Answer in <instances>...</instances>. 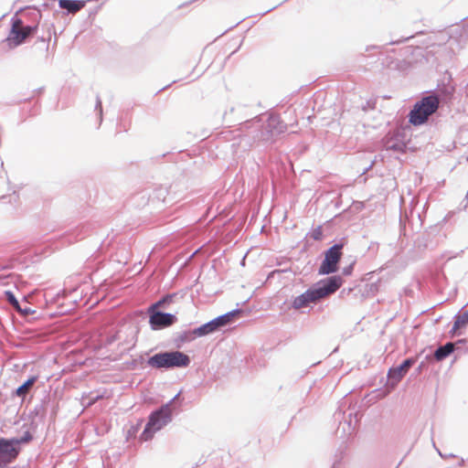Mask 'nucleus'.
I'll list each match as a JSON object with an SVG mask.
<instances>
[{
  "label": "nucleus",
  "mask_w": 468,
  "mask_h": 468,
  "mask_svg": "<svg viewBox=\"0 0 468 468\" xmlns=\"http://www.w3.org/2000/svg\"><path fill=\"white\" fill-rule=\"evenodd\" d=\"M139 363L137 362L136 359H133V361L131 362V366L133 368H135L137 367Z\"/></svg>",
  "instance_id": "nucleus-51"
},
{
  "label": "nucleus",
  "mask_w": 468,
  "mask_h": 468,
  "mask_svg": "<svg viewBox=\"0 0 468 468\" xmlns=\"http://www.w3.org/2000/svg\"><path fill=\"white\" fill-rule=\"evenodd\" d=\"M34 435L26 431L21 436L5 438L0 437V468H5L16 460L22 450V445L30 442Z\"/></svg>",
  "instance_id": "nucleus-4"
},
{
  "label": "nucleus",
  "mask_w": 468,
  "mask_h": 468,
  "mask_svg": "<svg viewBox=\"0 0 468 468\" xmlns=\"http://www.w3.org/2000/svg\"><path fill=\"white\" fill-rule=\"evenodd\" d=\"M399 233L401 235H406V226L402 219L401 214L399 215Z\"/></svg>",
  "instance_id": "nucleus-41"
},
{
  "label": "nucleus",
  "mask_w": 468,
  "mask_h": 468,
  "mask_svg": "<svg viewBox=\"0 0 468 468\" xmlns=\"http://www.w3.org/2000/svg\"><path fill=\"white\" fill-rule=\"evenodd\" d=\"M48 403H49V399H44L38 404H37L34 407V409L30 411L29 418L31 419L32 424L37 421H42L45 420Z\"/></svg>",
  "instance_id": "nucleus-19"
},
{
  "label": "nucleus",
  "mask_w": 468,
  "mask_h": 468,
  "mask_svg": "<svg viewBox=\"0 0 468 468\" xmlns=\"http://www.w3.org/2000/svg\"><path fill=\"white\" fill-rule=\"evenodd\" d=\"M383 144L387 151L405 153L407 149V145L403 141V135L400 133H398L395 136L387 135L383 139Z\"/></svg>",
  "instance_id": "nucleus-14"
},
{
  "label": "nucleus",
  "mask_w": 468,
  "mask_h": 468,
  "mask_svg": "<svg viewBox=\"0 0 468 468\" xmlns=\"http://www.w3.org/2000/svg\"><path fill=\"white\" fill-rule=\"evenodd\" d=\"M4 295L10 306L18 312L23 318H28L29 315L37 313L35 309H32L30 306L27 305V297L26 295L23 296L22 301H18L15 293L9 290L5 291Z\"/></svg>",
  "instance_id": "nucleus-10"
},
{
  "label": "nucleus",
  "mask_w": 468,
  "mask_h": 468,
  "mask_svg": "<svg viewBox=\"0 0 468 468\" xmlns=\"http://www.w3.org/2000/svg\"><path fill=\"white\" fill-rule=\"evenodd\" d=\"M417 357H408L399 365L389 367L385 382V388L388 391L394 390L401 379L406 376L409 369L415 365Z\"/></svg>",
  "instance_id": "nucleus-8"
},
{
  "label": "nucleus",
  "mask_w": 468,
  "mask_h": 468,
  "mask_svg": "<svg viewBox=\"0 0 468 468\" xmlns=\"http://www.w3.org/2000/svg\"><path fill=\"white\" fill-rule=\"evenodd\" d=\"M191 363L188 355L179 350L160 351L148 357V367L158 370H169L173 368H185Z\"/></svg>",
  "instance_id": "nucleus-3"
},
{
  "label": "nucleus",
  "mask_w": 468,
  "mask_h": 468,
  "mask_svg": "<svg viewBox=\"0 0 468 468\" xmlns=\"http://www.w3.org/2000/svg\"><path fill=\"white\" fill-rule=\"evenodd\" d=\"M146 314L149 316L148 323L153 331H159L170 327L178 321L175 314L166 313L160 309L150 312V308L147 307Z\"/></svg>",
  "instance_id": "nucleus-9"
},
{
  "label": "nucleus",
  "mask_w": 468,
  "mask_h": 468,
  "mask_svg": "<svg viewBox=\"0 0 468 468\" xmlns=\"http://www.w3.org/2000/svg\"><path fill=\"white\" fill-rule=\"evenodd\" d=\"M454 352V344L452 342H447L443 346H438L433 354L426 356V360L431 362H440L448 357Z\"/></svg>",
  "instance_id": "nucleus-16"
},
{
  "label": "nucleus",
  "mask_w": 468,
  "mask_h": 468,
  "mask_svg": "<svg viewBox=\"0 0 468 468\" xmlns=\"http://www.w3.org/2000/svg\"><path fill=\"white\" fill-rule=\"evenodd\" d=\"M445 75H448L447 83H445V81L439 83L437 85V91L431 90L429 93L434 92L438 96L439 102L441 101L447 103L451 101L453 97V94L455 92V86L451 84L452 75L448 71L445 72ZM445 80L446 78L444 77L443 80Z\"/></svg>",
  "instance_id": "nucleus-12"
},
{
  "label": "nucleus",
  "mask_w": 468,
  "mask_h": 468,
  "mask_svg": "<svg viewBox=\"0 0 468 468\" xmlns=\"http://www.w3.org/2000/svg\"><path fill=\"white\" fill-rule=\"evenodd\" d=\"M87 2L86 0H58V6L65 9L67 14L76 13L81 10Z\"/></svg>",
  "instance_id": "nucleus-21"
},
{
  "label": "nucleus",
  "mask_w": 468,
  "mask_h": 468,
  "mask_svg": "<svg viewBox=\"0 0 468 468\" xmlns=\"http://www.w3.org/2000/svg\"><path fill=\"white\" fill-rule=\"evenodd\" d=\"M170 86H171V84H168V85H166V86L163 87L162 89H160V90H158V92H160V91H162V90H166V89H167V88H169Z\"/></svg>",
  "instance_id": "nucleus-57"
},
{
  "label": "nucleus",
  "mask_w": 468,
  "mask_h": 468,
  "mask_svg": "<svg viewBox=\"0 0 468 468\" xmlns=\"http://www.w3.org/2000/svg\"><path fill=\"white\" fill-rule=\"evenodd\" d=\"M324 236L323 227H322V225H319L315 229H314L312 231L308 232L305 235V238L303 240V250H306L310 246L309 240L307 239L308 238H311L315 241H321L324 239Z\"/></svg>",
  "instance_id": "nucleus-28"
},
{
  "label": "nucleus",
  "mask_w": 468,
  "mask_h": 468,
  "mask_svg": "<svg viewBox=\"0 0 468 468\" xmlns=\"http://www.w3.org/2000/svg\"><path fill=\"white\" fill-rule=\"evenodd\" d=\"M355 264H356V261H353L349 265L344 267L343 270H342V274L344 276L351 275L353 271H354Z\"/></svg>",
  "instance_id": "nucleus-34"
},
{
  "label": "nucleus",
  "mask_w": 468,
  "mask_h": 468,
  "mask_svg": "<svg viewBox=\"0 0 468 468\" xmlns=\"http://www.w3.org/2000/svg\"><path fill=\"white\" fill-rule=\"evenodd\" d=\"M142 195L143 198L147 197V201L149 199H156L164 203H173L176 200L174 186L169 187L159 186L153 190L152 194L142 192Z\"/></svg>",
  "instance_id": "nucleus-11"
},
{
  "label": "nucleus",
  "mask_w": 468,
  "mask_h": 468,
  "mask_svg": "<svg viewBox=\"0 0 468 468\" xmlns=\"http://www.w3.org/2000/svg\"><path fill=\"white\" fill-rule=\"evenodd\" d=\"M433 443V447L435 448V450L438 452V453L440 454V456L441 458H447V457H454V455L452 453L449 454V455H446L445 453L443 452H441V451L436 447L434 441H432Z\"/></svg>",
  "instance_id": "nucleus-45"
},
{
  "label": "nucleus",
  "mask_w": 468,
  "mask_h": 468,
  "mask_svg": "<svg viewBox=\"0 0 468 468\" xmlns=\"http://www.w3.org/2000/svg\"><path fill=\"white\" fill-rule=\"evenodd\" d=\"M438 109V96L431 92L414 103L408 114L409 122L413 126H420L426 123L428 117Z\"/></svg>",
  "instance_id": "nucleus-5"
},
{
  "label": "nucleus",
  "mask_w": 468,
  "mask_h": 468,
  "mask_svg": "<svg viewBox=\"0 0 468 468\" xmlns=\"http://www.w3.org/2000/svg\"><path fill=\"white\" fill-rule=\"evenodd\" d=\"M343 453L341 452L339 457H336L335 462L332 464L331 468H340L342 464Z\"/></svg>",
  "instance_id": "nucleus-42"
},
{
  "label": "nucleus",
  "mask_w": 468,
  "mask_h": 468,
  "mask_svg": "<svg viewBox=\"0 0 468 468\" xmlns=\"http://www.w3.org/2000/svg\"><path fill=\"white\" fill-rule=\"evenodd\" d=\"M116 340V337L115 335H112V336H109L107 337L106 341L104 340V345H111L112 343H113L114 341Z\"/></svg>",
  "instance_id": "nucleus-48"
},
{
  "label": "nucleus",
  "mask_w": 468,
  "mask_h": 468,
  "mask_svg": "<svg viewBox=\"0 0 468 468\" xmlns=\"http://www.w3.org/2000/svg\"><path fill=\"white\" fill-rule=\"evenodd\" d=\"M414 37H415L414 35H410L409 37H402V38L398 39V40H391L388 43V45H399V44H401V43L409 41L410 39L413 38Z\"/></svg>",
  "instance_id": "nucleus-37"
},
{
  "label": "nucleus",
  "mask_w": 468,
  "mask_h": 468,
  "mask_svg": "<svg viewBox=\"0 0 468 468\" xmlns=\"http://www.w3.org/2000/svg\"><path fill=\"white\" fill-rule=\"evenodd\" d=\"M180 394L181 392L179 391L169 401L150 413L144 429L140 434V441H147L153 439L157 431L172 421L174 414L176 413L182 405L183 399L180 398Z\"/></svg>",
  "instance_id": "nucleus-2"
},
{
  "label": "nucleus",
  "mask_w": 468,
  "mask_h": 468,
  "mask_svg": "<svg viewBox=\"0 0 468 468\" xmlns=\"http://www.w3.org/2000/svg\"><path fill=\"white\" fill-rule=\"evenodd\" d=\"M43 90H44V88H38L37 90H36V91L37 93H41Z\"/></svg>",
  "instance_id": "nucleus-59"
},
{
  "label": "nucleus",
  "mask_w": 468,
  "mask_h": 468,
  "mask_svg": "<svg viewBox=\"0 0 468 468\" xmlns=\"http://www.w3.org/2000/svg\"><path fill=\"white\" fill-rule=\"evenodd\" d=\"M344 283L341 275H331L313 283L307 290L314 303L335 293Z\"/></svg>",
  "instance_id": "nucleus-7"
},
{
  "label": "nucleus",
  "mask_w": 468,
  "mask_h": 468,
  "mask_svg": "<svg viewBox=\"0 0 468 468\" xmlns=\"http://www.w3.org/2000/svg\"><path fill=\"white\" fill-rule=\"evenodd\" d=\"M18 13H22L23 16L30 21V24H32V23L39 24V22L42 18V14H41L40 9L35 5H28L24 8H20L18 10Z\"/></svg>",
  "instance_id": "nucleus-24"
},
{
  "label": "nucleus",
  "mask_w": 468,
  "mask_h": 468,
  "mask_svg": "<svg viewBox=\"0 0 468 468\" xmlns=\"http://www.w3.org/2000/svg\"><path fill=\"white\" fill-rule=\"evenodd\" d=\"M38 380V376L33 375L30 376L27 379H26L21 385H19L16 388H15L11 397L20 398L21 403L26 400L27 396L32 391L35 383Z\"/></svg>",
  "instance_id": "nucleus-15"
},
{
  "label": "nucleus",
  "mask_w": 468,
  "mask_h": 468,
  "mask_svg": "<svg viewBox=\"0 0 468 468\" xmlns=\"http://www.w3.org/2000/svg\"><path fill=\"white\" fill-rule=\"evenodd\" d=\"M67 295V292L66 291L64 290H61L59 291L54 297H53V301L58 303L60 299H64Z\"/></svg>",
  "instance_id": "nucleus-40"
},
{
  "label": "nucleus",
  "mask_w": 468,
  "mask_h": 468,
  "mask_svg": "<svg viewBox=\"0 0 468 468\" xmlns=\"http://www.w3.org/2000/svg\"><path fill=\"white\" fill-rule=\"evenodd\" d=\"M452 319L455 322V328H466L468 325V310L463 311L461 309Z\"/></svg>",
  "instance_id": "nucleus-29"
},
{
  "label": "nucleus",
  "mask_w": 468,
  "mask_h": 468,
  "mask_svg": "<svg viewBox=\"0 0 468 468\" xmlns=\"http://www.w3.org/2000/svg\"><path fill=\"white\" fill-rule=\"evenodd\" d=\"M141 424H142V421H139L136 425H132L128 429L127 435H126L127 440L136 437V435L141 428Z\"/></svg>",
  "instance_id": "nucleus-33"
},
{
  "label": "nucleus",
  "mask_w": 468,
  "mask_h": 468,
  "mask_svg": "<svg viewBox=\"0 0 468 468\" xmlns=\"http://www.w3.org/2000/svg\"><path fill=\"white\" fill-rule=\"evenodd\" d=\"M277 6H278V5H275V6L271 7V8L268 9L267 11L263 12V13L261 14V16H264V15H266L267 13H269V12L272 11V10H273V9H275Z\"/></svg>",
  "instance_id": "nucleus-56"
},
{
  "label": "nucleus",
  "mask_w": 468,
  "mask_h": 468,
  "mask_svg": "<svg viewBox=\"0 0 468 468\" xmlns=\"http://www.w3.org/2000/svg\"><path fill=\"white\" fill-rule=\"evenodd\" d=\"M18 277L14 275L13 273H10L8 275L0 274V283L5 285L8 283L9 279L11 280H16Z\"/></svg>",
  "instance_id": "nucleus-35"
},
{
  "label": "nucleus",
  "mask_w": 468,
  "mask_h": 468,
  "mask_svg": "<svg viewBox=\"0 0 468 468\" xmlns=\"http://www.w3.org/2000/svg\"><path fill=\"white\" fill-rule=\"evenodd\" d=\"M347 244V239L343 237L338 242L329 247L324 252V259L318 267L319 275H335L339 270V262L343 256V248Z\"/></svg>",
  "instance_id": "nucleus-6"
},
{
  "label": "nucleus",
  "mask_w": 468,
  "mask_h": 468,
  "mask_svg": "<svg viewBox=\"0 0 468 468\" xmlns=\"http://www.w3.org/2000/svg\"><path fill=\"white\" fill-rule=\"evenodd\" d=\"M99 399H101V396H96L95 398H93L92 399H90V400L88 402L87 406H88V407H89V406H91V405H92L95 401H97Z\"/></svg>",
  "instance_id": "nucleus-50"
},
{
  "label": "nucleus",
  "mask_w": 468,
  "mask_h": 468,
  "mask_svg": "<svg viewBox=\"0 0 468 468\" xmlns=\"http://www.w3.org/2000/svg\"><path fill=\"white\" fill-rule=\"evenodd\" d=\"M415 52H416V54H417L418 56H421V57H423V56H424V55H423V49H422L421 48L417 47V48H416V49H415Z\"/></svg>",
  "instance_id": "nucleus-49"
},
{
  "label": "nucleus",
  "mask_w": 468,
  "mask_h": 468,
  "mask_svg": "<svg viewBox=\"0 0 468 468\" xmlns=\"http://www.w3.org/2000/svg\"><path fill=\"white\" fill-rule=\"evenodd\" d=\"M42 6H43L44 8H48V7H49V4H48V3H44V4L42 5Z\"/></svg>",
  "instance_id": "nucleus-58"
},
{
  "label": "nucleus",
  "mask_w": 468,
  "mask_h": 468,
  "mask_svg": "<svg viewBox=\"0 0 468 468\" xmlns=\"http://www.w3.org/2000/svg\"><path fill=\"white\" fill-rule=\"evenodd\" d=\"M356 290V288H344L340 293H339V297L340 298H345L346 296H348L350 293H352L353 292H355Z\"/></svg>",
  "instance_id": "nucleus-39"
},
{
  "label": "nucleus",
  "mask_w": 468,
  "mask_h": 468,
  "mask_svg": "<svg viewBox=\"0 0 468 468\" xmlns=\"http://www.w3.org/2000/svg\"><path fill=\"white\" fill-rule=\"evenodd\" d=\"M429 363H431L430 360H423L421 361L419 366L416 368V372L418 374H420L424 369L428 367Z\"/></svg>",
  "instance_id": "nucleus-36"
},
{
  "label": "nucleus",
  "mask_w": 468,
  "mask_h": 468,
  "mask_svg": "<svg viewBox=\"0 0 468 468\" xmlns=\"http://www.w3.org/2000/svg\"><path fill=\"white\" fill-rule=\"evenodd\" d=\"M467 339L466 338H461V339H458L456 342H454V347L455 346H463V345H465L467 343Z\"/></svg>",
  "instance_id": "nucleus-47"
},
{
  "label": "nucleus",
  "mask_w": 468,
  "mask_h": 468,
  "mask_svg": "<svg viewBox=\"0 0 468 468\" xmlns=\"http://www.w3.org/2000/svg\"><path fill=\"white\" fill-rule=\"evenodd\" d=\"M375 48H378V46H367L366 48V51H370Z\"/></svg>",
  "instance_id": "nucleus-54"
},
{
  "label": "nucleus",
  "mask_w": 468,
  "mask_h": 468,
  "mask_svg": "<svg viewBox=\"0 0 468 468\" xmlns=\"http://www.w3.org/2000/svg\"><path fill=\"white\" fill-rule=\"evenodd\" d=\"M311 303H315L308 290L294 297L292 301L291 306L295 310H299L309 306Z\"/></svg>",
  "instance_id": "nucleus-22"
},
{
  "label": "nucleus",
  "mask_w": 468,
  "mask_h": 468,
  "mask_svg": "<svg viewBox=\"0 0 468 468\" xmlns=\"http://www.w3.org/2000/svg\"><path fill=\"white\" fill-rule=\"evenodd\" d=\"M240 312V309L236 308L213 318V321L215 322L217 327L220 331L227 325H229L232 323L234 316L239 314Z\"/></svg>",
  "instance_id": "nucleus-20"
},
{
  "label": "nucleus",
  "mask_w": 468,
  "mask_h": 468,
  "mask_svg": "<svg viewBox=\"0 0 468 468\" xmlns=\"http://www.w3.org/2000/svg\"><path fill=\"white\" fill-rule=\"evenodd\" d=\"M11 27L9 29L8 36L6 38H5L3 41L7 42L8 46L10 47L11 44L14 42V40L19 36L20 34V27H23L24 21L21 17L18 16V11L11 18Z\"/></svg>",
  "instance_id": "nucleus-18"
},
{
  "label": "nucleus",
  "mask_w": 468,
  "mask_h": 468,
  "mask_svg": "<svg viewBox=\"0 0 468 468\" xmlns=\"http://www.w3.org/2000/svg\"><path fill=\"white\" fill-rule=\"evenodd\" d=\"M218 331L213 319L193 329V333L196 335L197 338L204 337Z\"/></svg>",
  "instance_id": "nucleus-23"
},
{
  "label": "nucleus",
  "mask_w": 468,
  "mask_h": 468,
  "mask_svg": "<svg viewBox=\"0 0 468 468\" xmlns=\"http://www.w3.org/2000/svg\"><path fill=\"white\" fill-rule=\"evenodd\" d=\"M462 328H455V322L453 321V324H452V327L451 328V330L449 331V334L452 337H454L456 335H462Z\"/></svg>",
  "instance_id": "nucleus-38"
},
{
  "label": "nucleus",
  "mask_w": 468,
  "mask_h": 468,
  "mask_svg": "<svg viewBox=\"0 0 468 468\" xmlns=\"http://www.w3.org/2000/svg\"><path fill=\"white\" fill-rule=\"evenodd\" d=\"M234 111H235V108L232 106L229 108V111L225 112V113L223 115V119H224L225 122H227V123L230 122L227 118H228L229 113H232Z\"/></svg>",
  "instance_id": "nucleus-43"
},
{
  "label": "nucleus",
  "mask_w": 468,
  "mask_h": 468,
  "mask_svg": "<svg viewBox=\"0 0 468 468\" xmlns=\"http://www.w3.org/2000/svg\"><path fill=\"white\" fill-rule=\"evenodd\" d=\"M92 231V224L90 222L80 223L76 226L74 229H69L63 239H65L68 243H73L79 239H82L88 235H90Z\"/></svg>",
  "instance_id": "nucleus-13"
},
{
  "label": "nucleus",
  "mask_w": 468,
  "mask_h": 468,
  "mask_svg": "<svg viewBox=\"0 0 468 468\" xmlns=\"http://www.w3.org/2000/svg\"><path fill=\"white\" fill-rule=\"evenodd\" d=\"M21 264L22 263L18 258H12L8 261V262L6 264L0 265V271H5V270H10V269L22 270L23 266L22 267L17 266V265H21Z\"/></svg>",
  "instance_id": "nucleus-32"
},
{
  "label": "nucleus",
  "mask_w": 468,
  "mask_h": 468,
  "mask_svg": "<svg viewBox=\"0 0 468 468\" xmlns=\"http://www.w3.org/2000/svg\"><path fill=\"white\" fill-rule=\"evenodd\" d=\"M376 163V159H374L373 161H371V163L363 169V172L361 174V176L365 175L366 173H367L369 170L372 169L373 165H375Z\"/></svg>",
  "instance_id": "nucleus-44"
},
{
  "label": "nucleus",
  "mask_w": 468,
  "mask_h": 468,
  "mask_svg": "<svg viewBox=\"0 0 468 468\" xmlns=\"http://www.w3.org/2000/svg\"><path fill=\"white\" fill-rule=\"evenodd\" d=\"M51 29L52 30H55L54 28V25L53 24H50L49 27H48V36L47 37H38V39L37 40V42L35 43L34 46H37L38 43H41L43 48H44V50H45V58L46 59H48V49H49V40H50V37H51Z\"/></svg>",
  "instance_id": "nucleus-30"
},
{
  "label": "nucleus",
  "mask_w": 468,
  "mask_h": 468,
  "mask_svg": "<svg viewBox=\"0 0 468 468\" xmlns=\"http://www.w3.org/2000/svg\"><path fill=\"white\" fill-rule=\"evenodd\" d=\"M195 339H197V336L194 335L193 329L185 330L175 334L174 345L176 347L181 348L184 344L190 343Z\"/></svg>",
  "instance_id": "nucleus-25"
},
{
  "label": "nucleus",
  "mask_w": 468,
  "mask_h": 468,
  "mask_svg": "<svg viewBox=\"0 0 468 468\" xmlns=\"http://www.w3.org/2000/svg\"><path fill=\"white\" fill-rule=\"evenodd\" d=\"M241 133L240 143L250 147H268L273 144L279 135L287 131V124L282 120L279 114L269 113L264 121L262 115L239 123Z\"/></svg>",
  "instance_id": "nucleus-1"
},
{
  "label": "nucleus",
  "mask_w": 468,
  "mask_h": 468,
  "mask_svg": "<svg viewBox=\"0 0 468 468\" xmlns=\"http://www.w3.org/2000/svg\"><path fill=\"white\" fill-rule=\"evenodd\" d=\"M177 296L176 292L166 293L163 295L158 301L151 303L148 308H150V312H153L155 309L163 308L166 309L168 306L174 303L175 298Z\"/></svg>",
  "instance_id": "nucleus-26"
},
{
  "label": "nucleus",
  "mask_w": 468,
  "mask_h": 468,
  "mask_svg": "<svg viewBox=\"0 0 468 468\" xmlns=\"http://www.w3.org/2000/svg\"><path fill=\"white\" fill-rule=\"evenodd\" d=\"M39 24L32 23L23 26V28L20 30V34L11 44L10 48H16L21 46L28 37H34L38 30Z\"/></svg>",
  "instance_id": "nucleus-17"
},
{
  "label": "nucleus",
  "mask_w": 468,
  "mask_h": 468,
  "mask_svg": "<svg viewBox=\"0 0 468 468\" xmlns=\"http://www.w3.org/2000/svg\"><path fill=\"white\" fill-rule=\"evenodd\" d=\"M375 247L378 250V244L372 242L371 245L368 247V250H373Z\"/></svg>",
  "instance_id": "nucleus-53"
},
{
  "label": "nucleus",
  "mask_w": 468,
  "mask_h": 468,
  "mask_svg": "<svg viewBox=\"0 0 468 468\" xmlns=\"http://www.w3.org/2000/svg\"><path fill=\"white\" fill-rule=\"evenodd\" d=\"M464 202H465V204L463 205V207L467 208V207H468V190H467V193H466V196H465Z\"/></svg>",
  "instance_id": "nucleus-52"
},
{
  "label": "nucleus",
  "mask_w": 468,
  "mask_h": 468,
  "mask_svg": "<svg viewBox=\"0 0 468 468\" xmlns=\"http://www.w3.org/2000/svg\"><path fill=\"white\" fill-rule=\"evenodd\" d=\"M380 283V279L374 282L366 283L363 288L358 289V292H360L362 298L373 297L378 292Z\"/></svg>",
  "instance_id": "nucleus-27"
},
{
  "label": "nucleus",
  "mask_w": 468,
  "mask_h": 468,
  "mask_svg": "<svg viewBox=\"0 0 468 468\" xmlns=\"http://www.w3.org/2000/svg\"><path fill=\"white\" fill-rule=\"evenodd\" d=\"M94 111L96 112V113L98 115V121H99L98 128H99L101 125L102 121H103L102 101H101V97L99 96V94L96 95V101H95Z\"/></svg>",
  "instance_id": "nucleus-31"
},
{
  "label": "nucleus",
  "mask_w": 468,
  "mask_h": 468,
  "mask_svg": "<svg viewBox=\"0 0 468 468\" xmlns=\"http://www.w3.org/2000/svg\"><path fill=\"white\" fill-rule=\"evenodd\" d=\"M136 360L139 364H143L144 362V358L143 356H140L138 358H136Z\"/></svg>",
  "instance_id": "nucleus-55"
},
{
  "label": "nucleus",
  "mask_w": 468,
  "mask_h": 468,
  "mask_svg": "<svg viewBox=\"0 0 468 468\" xmlns=\"http://www.w3.org/2000/svg\"><path fill=\"white\" fill-rule=\"evenodd\" d=\"M433 443V447L435 448V450L438 452V453L440 454V456L441 458H447V457H454V455L452 453L449 454V455H446L445 453L443 452H441V451L436 447L434 441H432Z\"/></svg>",
  "instance_id": "nucleus-46"
}]
</instances>
